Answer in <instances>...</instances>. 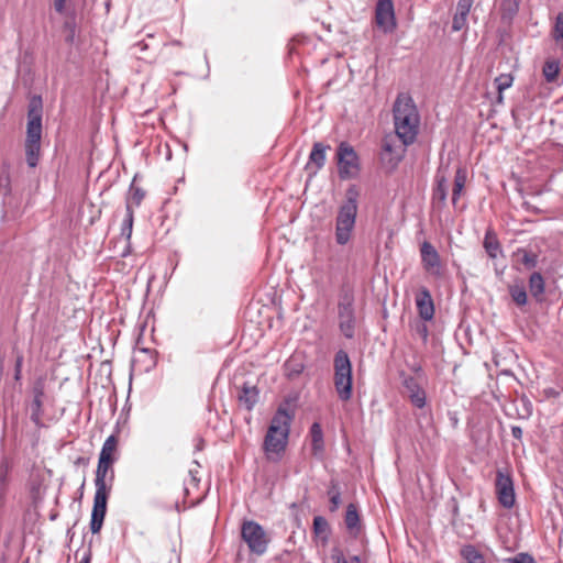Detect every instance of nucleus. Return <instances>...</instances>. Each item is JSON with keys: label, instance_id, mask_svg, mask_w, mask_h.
<instances>
[{"label": "nucleus", "instance_id": "nucleus-21", "mask_svg": "<svg viewBox=\"0 0 563 563\" xmlns=\"http://www.w3.org/2000/svg\"><path fill=\"white\" fill-rule=\"evenodd\" d=\"M529 289L537 301H542L545 291V282L539 272H534L530 275Z\"/></svg>", "mask_w": 563, "mask_h": 563}, {"label": "nucleus", "instance_id": "nucleus-38", "mask_svg": "<svg viewBox=\"0 0 563 563\" xmlns=\"http://www.w3.org/2000/svg\"><path fill=\"white\" fill-rule=\"evenodd\" d=\"M129 194V200L133 202L136 207L140 206L141 201L145 196L144 191L141 188L135 187L134 185H131Z\"/></svg>", "mask_w": 563, "mask_h": 563}, {"label": "nucleus", "instance_id": "nucleus-35", "mask_svg": "<svg viewBox=\"0 0 563 563\" xmlns=\"http://www.w3.org/2000/svg\"><path fill=\"white\" fill-rule=\"evenodd\" d=\"M331 560L334 563H361V559L358 555H353L347 560L344 556L343 551L338 547H334L331 550Z\"/></svg>", "mask_w": 563, "mask_h": 563}, {"label": "nucleus", "instance_id": "nucleus-4", "mask_svg": "<svg viewBox=\"0 0 563 563\" xmlns=\"http://www.w3.org/2000/svg\"><path fill=\"white\" fill-rule=\"evenodd\" d=\"M358 191L354 186L347 188L345 200L340 206L335 219V242L345 245L352 238L357 216Z\"/></svg>", "mask_w": 563, "mask_h": 563}, {"label": "nucleus", "instance_id": "nucleus-43", "mask_svg": "<svg viewBox=\"0 0 563 563\" xmlns=\"http://www.w3.org/2000/svg\"><path fill=\"white\" fill-rule=\"evenodd\" d=\"M330 503H331L330 510L331 511L338 510V508L340 507V504H341V492L340 490H335V495H332V497H330Z\"/></svg>", "mask_w": 563, "mask_h": 563}, {"label": "nucleus", "instance_id": "nucleus-18", "mask_svg": "<svg viewBox=\"0 0 563 563\" xmlns=\"http://www.w3.org/2000/svg\"><path fill=\"white\" fill-rule=\"evenodd\" d=\"M325 150L322 143H314L312 151L309 155V162L306 165V169L316 174L319 169H321L325 163Z\"/></svg>", "mask_w": 563, "mask_h": 563}, {"label": "nucleus", "instance_id": "nucleus-32", "mask_svg": "<svg viewBox=\"0 0 563 563\" xmlns=\"http://www.w3.org/2000/svg\"><path fill=\"white\" fill-rule=\"evenodd\" d=\"M461 555L468 563H485L484 556L474 545H465L461 550Z\"/></svg>", "mask_w": 563, "mask_h": 563}, {"label": "nucleus", "instance_id": "nucleus-5", "mask_svg": "<svg viewBox=\"0 0 563 563\" xmlns=\"http://www.w3.org/2000/svg\"><path fill=\"white\" fill-rule=\"evenodd\" d=\"M334 387L338 397L342 401H349L352 398V364L347 353L340 350L334 356Z\"/></svg>", "mask_w": 563, "mask_h": 563}, {"label": "nucleus", "instance_id": "nucleus-16", "mask_svg": "<svg viewBox=\"0 0 563 563\" xmlns=\"http://www.w3.org/2000/svg\"><path fill=\"white\" fill-rule=\"evenodd\" d=\"M132 228H133V210L130 206V202H128L125 219L123 220L122 228H121L122 240L120 242L123 243V249L120 253L121 257H126L131 254L130 239L132 235Z\"/></svg>", "mask_w": 563, "mask_h": 563}, {"label": "nucleus", "instance_id": "nucleus-19", "mask_svg": "<svg viewBox=\"0 0 563 563\" xmlns=\"http://www.w3.org/2000/svg\"><path fill=\"white\" fill-rule=\"evenodd\" d=\"M344 523L349 531V533L353 537H357L361 532V518L358 515L357 506L354 504H350L346 507Z\"/></svg>", "mask_w": 563, "mask_h": 563}, {"label": "nucleus", "instance_id": "nucleus-13", "mask_svg": "<svg viewBox=\"0 0 563 563\" xmlns=\"http://www.w3.org/2000/svg\"><path fill=\"white\" fill-rule=\"evenodd\" d=\"M375 21L385 33L396 29L394 3L391 0H378L375 8Z\"/></svg>", "mask_w": 563, "mask_h": 563}, {"label": "nucleus", "instance_id": "nucleus-8", "mask_svg": "<svg viewBox=\"0 0 563 563\" xmlns=\"http://www.w3.org/2000/svg\"><path fill=\"white\" fill-rule=\"evenodd\" d=\"M339 176L342 179L353 178L360 170L358 156L346 142L340 143L336 150Z\"/></svg>", "mask_w": 563, "mask_h": 563}, {"label": "nucleus", "instance_id": "nucleus-47", "mask_svg": "<svg viewBox=\"0 0 563 563\" xmlns=\"http://www.w3.org/2000/svg\"><path fill=\"white\" fill-rule=\"evenodd\" d=\"M335 490H340V489H339L338 484H336L334 481H332V482H331V485H330V488H329V490H328V495H329L330 497H332V495H335Z\"/></svg>", "mask_w": 563, "mask_h": 563}, {"label": "nucleus", "instance_id": "nucleus-7", "mask_svg": "<svg viewBox=\"0 0 563 563\" xmlns=\"http://www.w3.org/2000/svg\"><path fill=\"white\" fill-rule=\"evenodd\" d=\"M241 537L252 553L263 555L267 551L271 539L256 521H244L241 527Z\"/></svg>", "mask_w": 563, "mask_h": 563}, {"label": "nucleus", "instance_id": "nucleus-33", "mask_svg": "<svg viewBox=\"0 0 563 563\" xmlns=\"http://www.w3.org/2000/svg\"><path fill=\"white\" fill-rule=\"evenodd\" d=\"M517 255L521 256L520 262L528 269L534 268L538 264V256L536 253H533L531 251H527L525 249H519L517 251Z\"/></svg>", "mask_w": 563, "mask_h": 563}, {"label": "nucleus", "instance_id": "nucleus-31", "mask_svg": "<svg viewBox=\"0 0 563 563\" xmlns=\"http://www.w3.org/2000/svg\"><path fill=\"white\" fill-rule=\"evenodd\" d=\"M560 64L555 59H548L542 69V74L548 82H553L558 78Z\"/></svg>", "mask_w": 563, "mask_h": 563}, {"label": "nucleus", "instance_id": "nucleus-22", "mask_svg": "<svg viewBox=\"0 0 563 563\" xmlns=\"http://www.w3.org/2000/svg\"><path fill=\"white\" fill-rule=\"evenodd\" d=\"M118 438L114 434L108 437L101 448L99 459L111 463L117 461Z\"/></svg>", "mask_w": 563, "mask_h": 563}, {"label": "nucleus", "instance_id": "nucleus-3", "mask_svg": "<svg viewBox=\"0 0 563 563\" xmlns=\"http://www.w3.org/2000/svg\"><path fill=\"white\" fill-rule=\"evenodd\" d=\"M43 102L40 96L30 99L24 151L29 167L37 166L41 156Z\"/></svg>", "mask_w": 563, "mask_h": 563}, {"label": "nucleus", "instance_id": "nucleus-17", "mask_svg": "<svg viewBox=\"0 0 563 563\" xmlns=\"http://www.w3.org/2000/svg\"><path fill=\"white\" fill-rule=\"evenodd\" d=\"M112 465L113 463L99 459L95 478L96 492H109L107 476L110 474V481L113 479Z\"/></svg>", "mask_w": 563, "mask_h": 563}, {"label": "nucleus", "instance_id": "nucleus-26", "mask_svg": "<svg viewBox=\"0 0 563 563\" xmlns=\"http://www.w3.org/2000/svg\"><path fill=\"white\" fill-rule=\"evenodd\" d=\"M437 187L433 190V200L444 203L448 197V181L444 175L440 172L435 176Z\"/></svg>", "mask_w": 563, "mask_h": 563}, {"label": "nucleus", "instance_id": "nucleus-25", "mask_svg": "<svg viewBox=\"0 0 563 563\" xmlns=\"http://www.w3.org/2000/svg\"><path fill=\"white\" fill-rule=\"evenodd\" d=\"M508 290H509V295H510L511 299L514 300V302L517 306L522 307V306L527 305L528 295H527L526 288L521 282L510 285L508 287Z\"/></svg>", "mask_w": 563, "mask_h": 563}, {"label": "nucleus", "instance_id": "nucleus-28", "mask_svg": "<svg viewBox=\"0 0 563 563\" xmlns=\"http://www.w3.org/2000/svg\"><path fill=\"white\" fill-rule=\"evenodd\" d=\"M484 247L490 258H496L501 252L500 244L495 234L486 232L484 238Z\"/></svg>", "mask_w": 563, "mask_h": 563}, {"label": "nucleus", "instance_id": "nucleus-36", "mask_svg": "<svg viewBox=\"0 0 563 563\" xmlns=\"http://www.w3.org/2000/svg\"><path fill=\"white\" fill-rule=\"evenodd\" d=\"M512 82L514 77L511 74H500L495 78V85L498 92H504V90L512 86Z\"/></svg>", "mask_w": 563, "mask_h": 563}, {"label": "nucleus", "instance_id": "nucleus-49", "mask_svg": "<svg viewBox=\"0 0 563 563\" xmlns=\"http://www.w3.org/2000/svg\"><path fill=\"white\" fill-rule=\"evenodd\" d=\"M503 99H504L503 92H498L497 101H498L499 103H501V102H503Z\"/></svg>", "mask_w": 563, "mask_h": 563}, {"label": "nucleus", "instance_id": "nucleus-45", "mask_svg": "<svg viewBox=\"0 0 563 563\" xmlns=\"http://www.w3.org/2000/svg\"><path fill=\"white\" fill-rule=\"evenodd\" d=\"M511 434L515 439L520 440L522 438V429L518 426L511 427Z\"/></svg>", "mask_w": 563, "mask_h": 563}, {"label": "nucleus", "instance_id": "nucleus-27", "mask_svg": "<svg viewBox=\"0 0 563 563\" xmlns=\"http://www.w3.org/2000/svg\"><path fill=\"white\" fill-rule=\"evenodd\" d=\"M466 183V172L463 168H457L454 177V186L452 191V203L455 206L464 189Z\"/></svg>", "mask_w": 563, "mask_h": 563}, {"label": "nucleus", "instance_id": "nucleus-12", "mask_svg": "<svg viewBox=\"0 0 563 563\" xmlns=\"http://www.w3.org/2000/svg\"><path fill=\"white\" fill-rule=\"evenodd\" d=\"M496 494L500 505L507 509L515 505V489L511 476L500 470L496 473Z\"/></svg>", "mask_w": 563, "mask_h": 563}, {"label": "nucleus", "instance_id": "nucleus-34", "mask_svg": "<svg viewBox=\"0 0 563 563\" xmlns=\"http://www.w3.org/2000/svg\"><path fill=\"white\" fill-rule=\"evenodd\" d=\"M285 368H286V372H287V376L289 378H295V377L299 376L302 373L305 366L296 357H290L285 363Z\"/></svg>", "mask_w": 563, "mask_h": 563}, {"label": "nucleus", "instance_id": "nucleus-14", "mask_svg": "<svg viewBox=\"0 0 563 563\" xmlns=\"http://www.w3.org/2000/svg\"><path fill=\"white\" fill-rule=\"evenodd\" d=\"M109 492H96L93 497V506L91 511L90 530L98 533L103 525L107 512V500Z\"/></svg>", "mask_w": 563, "mask_h": 563}, {"label": "nucleus", "instance_id": "nucleus-1", "mask_svg": "<svg viewBox=\"0 0 563 563\" xmlns=\"http://www.w3.org/2000/svg\"><path fill=\"white\" fill-rule=\"evenodd\" d=\"M292 416L284 407L274 413L264 437L263 451L269 462H279L286 451Z\"/></svg>", "mask_w": 563, "mask_h": 563}, {"label": "nucleus", "instance_id": "nucleus-50", "mask_svg": "<svg viewBox=\"0 0 563 563\" xmlns=\"http://www.w3.org/2000/svg\"><path fill=\"white\" fill-rule=\"evenodd\" d=\"M67 41L71 42L73 41V35L68 36Z\"/></svg>", "mask_w": 563, "mask_h": 563}, {"label": "nucleus", "instance_id": "nucleus-20", "mask_svg": "<svg viewBox=\"0 0 563 563\" xmlns=\"http://www.w3.org/2000/svg\"><path fill=\"white\" fill-rule=\"evenodd\" d=\"M310 437H311V451L312 454L319 459L323 456L324 453V441H323V431L321 424L319 422H313L310 428Z\"/></svg>", "mask_w": 563, "mask_h": 563}, {"label": "nucleus", "instance_id": "nucleus-40", "mask_svg": "<svg viewBox=\"0 0 563 563\" xmlns=\"http://www.w3.org/2000/svg\"><path fill=\"white\" fill-rule=\"evenodd\" d=\"M33 399H44L45 384L43 379H37L32 387Z\"/></svg>", "mask_w": 563, "mask_h": 563}, {"label": "nucleus", "instance_id": "nucleus-44", "mask_svg": "<svg viewBox=\"0 0 563 563\" xmlns=\"http://www.w3.org/2000/svg\"><path fill=\"white\" fill-rule=\"evenodd\" d=\"M67 0H54V9L58 13H63L65 11Z\"/></svg>", "mask_w": 563, "mask_h": 563}, {"label": "nucleus", "instance_id": "nucleus-11", "mask_svg": "<svg viewBox=\"0 0 563 563\" xmlns=\"http://www.w3.org/2000/svg\"><path fill=\"white\" fill-rule=\"evenodd\" d=\"M402 142L399 141L397 135H387L383 140L380 159L389 168H395L402 159L406 147Z\"/></svg>", "mask_w": 563, "mask_h": 563}, {"label": "nucleus", "instance_id": "nucleus-6", "mask_svg": "<svg viewBox=\"0 0 563 563\" xmlns=\"http://www.w3.org/2000/svg\"><path fill=\"white\" fill-rule=\"evenodd\" d=\"M417 376L400 374L402 394L408 398L410 404L422 409L427 406V393L421 380H424V375L420 366L415 367Z\"/></svg>", "mask_w": 563, "mask_h": 563}, {"label": "nucleus", "instance_id": "nucleus-39", "mask_svg": "<svg viewBox=\"0 0 563 563\" xmlns=\"http://www.w3.org/2000/svg\"><path fill=\"white\" fill-rule=\"evenodd\" d=\"M520 2L521 0H504L503 9L508 15L512 16L518 12Z\"/></svg>", "mask_w": 563, "mask_h": 563}, {"label": "nucleus", "instance_id": "nucleus-41", "mask_svg": "<svg viewBox=\"0 0 563 563\" xmlns=\"http://www.w3.org/2000/svg\"><path fill=\"white\" fill-rule=\"evenodd\" d=\"M506 563H536L533 558L527 553H519L514 558L507 559Z\"/></svg>", "mask_w": 563, "mask_h": 563}, {"label": "nucleus", "instance_id": "nucleus-2", "mask_svg": "<svg viewBox=\"0 0 563 563\" xmlns=\"http://www.w3.org/2000/svg\"><path fill=\"white\" fill-rule=\"evenodd\" d=\"M395 133L404 145L412 144L418 135L420 114L413 99L408 93H399L394 108Z\"/></svg>", "mask_w": 563, "mask_h": 563}, {"label": "nucleus", "instance_id": "nucleus-9", "mask_svg": "<svg viewBox=\"0 0 563 563\" xmlns=\"http://www.w3.org/2000/svg\"><path fill=\"white\" fill-rule=\"evenodd\" d=\"M354 298L350 292L341 296L338 305L339 327L343 335L352 339L355 333Z\"/></svg>", "mask_w": 563, "mask_h": 563}, {"label": "nucleus", "instance_id": "nucleus-10", "mask_svg": "<svg viewBox=\"0 0 563 563\" xmlns=\"http://www.w3.org/2000/svg\"><path fill=\"white\" fill-rule=\"evenodd\" d=\"M421 264L427 274L432 277L441 278L444 274V265L439 252L428 241L420 245Z\"/></svg>", "mask_w": 563, "mask_h": 563}, {"label": "nucleus", "instance_id": "nucleus-29", "mask_svg": "<svg viewBox=\"0 0 563 563\" xmlns=\"http://www.w3.org/2000/svg\"><path fill=\"white\" fill-rule=\"evenodd\" d=\"M313 532L316 536L322 538L323 543L328 542L330 527L325 518L322 516H316L313 518Z\"/></svg>", "mask_w": 563, "mask_h": 563}, {"label": "nucleus", "instance_id": "nucleus-23", "mask_svg": "<svg viewBox=\"0 0 563 563\" xmlns=\"http://www.w3.org/2000/svg\"><path fill=\"white\" fill-rule=\"evenodd\" d=\"M472 7L457 2L455 14L452 20V31L459 32L466 27L467 16Z\"/></svg>", "mask_w": 563, "mask_h": 563}, {"label": "nucleus", "instance_id": "nucleus-37", "mask_svg": "<svg viewBox=\"0 0 563 563\" xmlns=\"http://www.w3.org/2000/svg\"><path fill=\"white\" fill-rule=\"evenodd\" d=\"M553 38L556 42L563 40V13H559L555 18V23L553 27Z\"/></svg>", "mask_w": 563, "mask_h": 563}, {"label": "nucleus", "instance_id": "nucleus-42", "mask_svg": "<svg viewBox=\"0 0 563 563\" xmlns=\"http://www.w3.org/2000/svg\"><path fill=\"white\" fill-rule=\"evenodd\" d=\"M23 361H24L23 354L16 353L15 364H14V379L16 382H19L21 379Z\"/></svg>", "mask_w": 563, "mask_h": 563}, {"label": "nucleus", "instance_id": "nucleus-30", "mask_svg": "<svg viewBox=\"0 0 563 563\" xmlns=\"http://www.w3.org/2000/svg\"><path fill=\"white\" fill-rule=\"evenodd\" d=\"M30 419L37 427L42 428L44 424L42 422L43 416V399H32L30 404Z\"/></svg>", "mask_w": 563, "mask_h": 563}, {"label": "nucleus", "instance_id": "nucleus-48", "mask_svg": "<svg viewBox=\"0 0 563 563\" xmlns=\"http://www.w3.org/2000/svg\"><path fill=\"white\" fill-rule=\"evenodd\" d=\"M473 2H474V0H459V3L465 4L468 7H472Z\"/></svg>", "mask_w": 563, "mask_h": 563}, {"label": "nucleus", "instance_id": "nucleus-15", "mask_svg": "<svg viewBox=\"0 0 563 563\" xmlns=\"http://www.w3.org/2000/svg\"><path fill=\"white\" fill-rule=\"evenodd\" d=\"M416 306L419 317L424 321H430L434 316V305L430 291L422 288L416 297Z\"/></svg>", "mask_w": 563, "mask_h": 563}, {"label": "nucleus", "instance_id": "nucleus-46", "mask_svg": "<svg viewBox=\"0 0 563 563\" xmlns=\"http://www.w3.org/2000/svg\"><path fill=\"white\" fill-rule=\"evenodd\" d=\"M90 560H91V552H90V550H87L84 552V554L78 563H90Z\"/></svg>", "mask_w": 563, "mask_h": 563}, {"label": "nucleus", "instance_id": "nucleus-24", "mask_svg": "<svg viewBox=\"0 0 563 563\" xmlns=\"http://www.w3.org/2000/svg\"><path fill=\"white\" fill-rule=\"evenodd\" d=\"M240 402L251 411L258 400V389L255 386L244 385L240 395Z\"/></svg>", "mask_w": 563, "mask_h": 563}]
</instances>
